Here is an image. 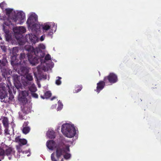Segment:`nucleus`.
<instances>
[{"mask_svg": "<svg viewBox=\"0 0 161 161\" xmlns=\"http://www.w3.org/2000/svg\"><path fill=\"white\" fill-rule=\"evenodd\" d=\"M61 131L65 136L69 138L73 137L76 133V130L74 126L68 123L62 125Z\"/></svg>", "mask_w": 161, "mask_h": 161, "instance_id": "obj_1", "label": "nucleus"}, {"mask_svg": "<svg viewBox=\"0 0 161 161\" xmlns=\"http://www.w3.org/2000/svg\"><path fill=\"white\" fill-rule=\"evenodd\" d=\"M69 146L68 145L64 147L63 146H58L57 147L56 150V157H55L54 153H52L51 155V159L52 161H58L59 158L64 153H66V151H70L69 148Z\"/></svg>", "mask_w": 161, "mask_h": 161, "instance_id": "obj_2", "label": "nucleus"}, {"mask_svg": "<svg viewBox=\"0 0 161 161\" xmlns=\"http://www.w3.org/2000/svg\"><path fill=\"white\" fill-rule=\"evenodd\" d=\"M7 63L6 58L3 57L1 59H0V69L3 75H7L8 71V69L6 65Z\"/></svg>", "mask_w": 161, "mask_h": 161, "instance_id": "obj_3", "label": "nucleus"}, {"mask_svg": "<svg viewBox=\"0 0 161 161\" xmlns=\"http://www.w3.org/2000/svg\"><path fill=\"white\" fill-rule=\"evenodd\" d=\"M117 76L115 74L113 73H109L108 76H105L103 80L107 83L108 82L111 84L114 83L118 81Z\"/></svg>", "mask_w": 161, "mask_h": 161, "instance_id": "obj_4", "label": "nucleus"}, {"mask_svg": "<svg viewBox=\"0 0 161 161\" xmlns=\"http://www.w3.org/2000/svg\"><path fill=\"white\" fill-rule=\"evenodd\" d=\"M24 77L25 78L26 80H24L23 77L21 78L22 85L23 84L25 87L30 85L31 84V81L33 80L32 75L31 74L27 73L25 75Z\"/></svg>", "mask_w": 161, "mask_h": 161, "instance_id": "obj_5", "label": "nucleus"}, {"mask_svg": "<svg viewBox=\"0 0 161 161\" xmlns=\"http://www.w3.org/2000/svg\"><path fill=\"white\" fill-rule=\"evenodd\" d=\"M28 59L30 63L32 65H35L39 63V59L42 57L38 56L35 54L28 55Z\"/></svg>", "mask_w": 161, "mask_h": 161, "instance_id": "obj_6", "label": "nucleus"}, {"mask_svg": "<svg viewBox=\"0 0 161 161\" xmlns=\"http://www.w3.org/2000/svg\"><path fill=\"white\" fill-rule=\"evenodd\" d=\"M37 19L36 16V15L32 14L30 15L27 21V23L29 25H32V29L35 31H36V26L38 25L36 24L32 25V24L34 21H36Z\"/></svg>", "mask_w": 161, "mask_h": 161, "instance_id": "obj_7", "label": "nucleus"}, {"mask_svg": "<svg viewBox=\"0 0 161 161\" xmlns=\"http://www.w3.org/2000/svg\"><path fill=\"white\" fill-rule=\"evenodd\" d=\"M25 18V15L23 11H20L18 12L16 14L12 17V19L13 21L16 23L18 20L21 22Z\"/></svg>", "mask_w": 161, "mask_h": 161, "instance_id": "obj_8", "label": "nucleus"}, {"mask_svg": "<svg viewBox=\"0 0 161 161\" xmlns=\"http://www.w3.org/2000/svg\"><path fill=\"white\" fill-rule=\"evenodd\" d=\"M12 77L16 87L18 89L21 88L22 86V83L20 79H21L22 77L17 74H13Z\"/></svg>", "mask_w": 161, "mask_h": 161, "instance_id": "obj_9", "label": "nucleus"}, {"mask_svg": "<svg viewBox=\"0 0 161 161\" xmlns=\"http://www.w3.org/2000/svg\"><path fill=\"white\" fill-rule=\"evenodd\" d=\"M26 41L30 42L32 44H35L38 41V39L36 36L32 34L26 35L25 36Z\"/></svg>", "mask_w": 161, "mask_h": 161, "instance_id": "obj_10", "label": "nucleus"}, {"mask_svg": "<svg viewBox=\"0 0 161 161\" xmlns=\"http://www.w3.org/2000/svg\"><path fill=\"white\" fill-rule=\"evenodd\" d=\"M45 48V46L43 44H40L38 47L35 48V54L38 56L43 57L45 56L44 53L41 49H44Z\"/></svg>", "mask_w": 161, "mask_h": 161, "instance_id": "obj_11", "label": "nucleus"}, {"mask_svg": "<svg viewBox=\"0 0 161 161\" xmlns=\"http://www.w3.org/2000/svg\"><path fill=\"white\" fill-rule=\"evenodd\" d=\"M5 154L8 157V158L10 160L11 158V156L14 155L15 151L14 148L11 147H8L5 151Z\"/></svg>", "mask_w": 161, "mask_h": 161, "instance_id": "obj_12", "label": "nucleus"}, {"mask_svg": "<svg viewBox=\"0 0 161 161\" xmlns=\"http://www.w3.org/2000/svg\"><path fill=\"white\" fill-rule=\"evenodd\" d=\"M106 83V82L104 80L100 81L97 84V86L95 91L98 93H99L102 90L104 87Z\"/></svg>", "mask_w": 161, "mask_h": 161, "instance_id": "obj_13", "label": "nucleus"}, {"mask_svg": "<svg viewBox=\"0 0 161 161\" xmlns=\"http://www.w3.org/2000/svg\"><path fill=\"white\" fill-rule=\"evenodd\" d=\"M15 142L19 143V145L22 146L26 145L27 143V141L25 139H21L20 138V136L16 137L15 138Z\"/></svg>", "mask_w": 161, "mask_h": 161, "instance_id": "obj_14", "label": "nucleus"}, {"mask_svg": "<svg viewBox=\"0 0 161 161\" xmlns=\"http://www.w3.org/2000/svg\"><path fill=\"white\" fill-rule=\"evenodd\" d=\"M29 123L28 121L25 122L23 124L22 131L25 134H26L30 131L31 129L29 126H28Z\"/></svg>", "mask_w": 161, "mask_h": 161, "instance_id": "obj_15", "label": "nucleus"}, {"mask_svg": "<svg viewBox=\"0 0 161 161\" xmlns=\"http://www.w3.org/2000/svg\"><path fill=\"white\" fill-rule=\"evenodd\" d=\"M17 56H12L11 59V63L13 66L18 65L20 64L21 61L19 59H18Z\"/></svg>", "mask_w": 161, "mask_h": 161, "instance_id": "obj_16", "label": "nucleus"}, {"mask_svg": "<svg viewBox=\"0 0 161 161\" xmlns=\"http://www.w3.org/2000/svg\"><path fill=\"white\" fill-rule=\"evenodd\" d=\"M14 31L15 33L19 34H22L26 32L25 28L23 26H19L18 27H16L14 29Z\"/></svg>", "mask_w": 161, "mask_h": 161, "instance_id": "obj_17", "label": "nucleus"}, {"mask_svg": "<svg viewBox=\"0 0 161 161\" xmlns=\"http://www.w3.org/2000/svg\"><path fill=\"white\" fill-rule=\"evenodd\" d=\"M25 49L28 52L27 55L31 54H35V48L30 45H26L25 47Z\"/></svg>", "mask_w": 161, "mask_h": 161, "instance_id": "obj_18", "label": "nucleus"}, {"mask_svg": "<svg viewBox=\"0 0 161 161\" xmlns=\"http://www.w3.org/2000/svg\"><path fill=\"white\" fill-rule=\"evenodd\" d=\"M46 144L47 147L50 150H52L53 149L54 147H56L55 142L53 140L47 141Z\"/></svg>", "mask_w": 161, "mask_h": 161, "instance_id": "obj_19", "label": "nucleus"}, {"mask_svg": "<svg viewBox=\"0 0 161 161\" xmlns=\"http://www.w3.org/2000/svg\"><path fill=\"white\" fill-rule=\"evenodd\" d=\"M20 70L21 72L22 75H25L28 73L29 72L27 68L25 67H22Z\"/></svg>", "mask_w": 161, "mask_h": 161, "instance_id": "obj_20", "label": "nucleus"}, {"mask_svg": "<svg viewBox=\"0 0 161 161\" xmlns=\"http://www.w3.org/2000/svg\"><path fill=\"white\" fill-rule=\"evenodd\" d=\"M25 108V107L22 110V111L24 113V115H23V114L21 113V112H19V118L21 120L25 119V114H26L27 113V112L24 111V110Z\"/></svg>", "mask_w": 161, "mask_h": 161, "instance_id": "obj_21", "label": "nucleus"}, {"mask_svg": "<svg viewBox=\"0 0 161 161\" xmlns=\"http://www.w3.org/2000/svg\"><path fill=\"white\" fill-rule=\"evenodd\" d=\"M2 123L5 127H8V120L7 118L4 117L2 120Z\"/></svg>", "mask_w": 161, "mask_h": 161, "instance_id": "obj_22", "label": "nucleus"}, {"mask_svg": "<svg viewBox=\"0 0 161 161\" xmlns=\"http://www.w3.org/2000/svg\"><path fill=\"white\" fill-rule=\"evenodd\" d=\"M31 86H29L28 87L29 90L32 92H36L37 90V89L36 88V87L35 86L34 84H31Z\"/></svg>", "mask_w": 161, "mask_h": 161, "instance_id": "obj_23", "label": "nucleus"}, {"mask_svg": "<svg viewBox=\"0 0 161 161\" xmlns=\"http://www.w3.org/2000/svg\"><path fill=\"white\" fill-rule=\"evenodd\" d=\"M51 93L50 92L47 91L45 93L44 97L42 96H41V98H42L43 99H44L45 98H48L51 96Z\"/></svg>", "mask_w": 161, "mask_h": 161, "instance_id": "obj_24", "label": "nucleus"}, {"mask_svg": "<svg viewBox=\"0 0 161 161\" xmlns=\"http://www.w3.org/2000/svg\"><path fill=\"white\" fill-rule=\"evenodd\" d=\"M51 25L48 24H46L43 25L42 26V29L43 32H45L49 30L50 28Z\"/></svg>", "mask_w": 161, "mask_h": 161, "instance_id": "obj_25", "label": "nucleus"}, {"mask_svg": "<svg viewBox=\"0 0 161 161\" xmlns=\"http://www.w3.org/2000/svg\"><path fill=\"white\" fill-rule=\"evenodd\" d=\"M82 88L81 85H77L75 87V90L74 92V93H77L80 91Z\"/></svg>", "mask_w": 161, "mask_h": 161, "instance_id": "obj_26", "label": "nucleus"}, {"mask_svg": "<svg viewBox=\"0 0 161 161\" xmlns=\"http://www.w3.org/2000/svg\"><path fill=\"white\" fill-rule=\"evenodd\" d=\"M48 137L51 139H54L55 137L54 132L53 131H50L48 134Z\"/></svg>", "mask_w": 161, "mask_h": 161, "instance_id": "obj_27", "label": "nucleus"}, {"mask_svg": "<svg viewBox=\"0 0 161 161\" xmlns=\"http://www.w3.org/2000/svg\"><path fill=\"white\" fill-rule=\"evenodd\" d=\"M18 52V48L17 47H13L12 49L13 56H18L17 53Z\"/></svg>", "mask_w": 161, "mask_h": 161, "instance_id": "obj_28", "label": "nucleus"}, {"mask_svg": "<svg viewBox=\"0 0 161 161\" xmlns=\"http://www.w3.org/2000/svg\"><path fill=\"white\" fill-rule=\"evenodd\" d=\"M19 44L20 45H23L25 44L26 41L23 38H20L18 40Z\"/></svg>", "mask_w": 161, "mask_h": 161, "instance_id": "obj_29", "label": "nucleus"}, {"mask_svg": "<svg viewBox=\"0 0 161 161\" xmlns=\"http://www.w3.org/2000/svg\"><path fill=\"white\" fill-rule=\"evenodd\" d=\"M56 80L55 81V83L57 85H59L61 84V77L58 76L56 78Z\"/></svg>", "mask_w": 161, "mask_h": 161, "instance_id": "obj_30", "label": "nucleus"}, {"mask_svg": "<svg viewBox=\"0 0 161 161\" xmlns=\"http://www.w3.org/2000/svg\"><path fill=\"white\" fill-rule=\"evenodd\" d=\"M22 94L24 98V99L29 95L28 92L26 91H22Z\"/></svg>", "mask_w": 161, "mask_h": 161, "instance_id": "obj_31", "label": "nucleus"}, {"mask_svg": "<svg viewBox=\"0 0 161 161\" xmlns=\"http://www.w3.org/2000/svg\"><path fill=\"white\" fill-rule=\"evenodd\" d=\"M0 46L3 51L4 52H5L7 51V48L4 45V43L2 42Z\"/></svg>", "mask_w": 161, "mask_h": 161, "instance_id": "obj_32", "label": "nucleus"}, {"mask_svg": "<svg viewBox=\"0 0 161 161\" xmlns=\"http://www.w3.org/2000/svg\"><path fill=\"white\" fill-rule=\"evenodd\" d=\"M67 152H69L68 151H66V153H65V154L64 155V158L65 159H68L70 158L71 157V155L69 153H67ZM64 154V153H63Z\"/></svg>", "mask_w": 161, "mask_h": 161, "instance_id": "obj_33", "label": "nucleus"}, {"mask_svg": "<svg viewBox=\"0 0 161 161\" xmlns=\"http://www.w3.org/2000/svg\"><path fill=\"white\" fill-rule=\"evenodd\" d=\"M6 5L7 4L4 2H3L0 3V7L2 9H4Z\"/></svg>", "mask_w": 161, "mask_h": 161, "instance_id": "obj_34", "label": "nucleus"}, {"mask_svg": "<svg viewBox=\"0 0 161 161\" xmlns=\"http://www.w3.org/2000/svg\"><path fill=\"white\" fill-rule=\"evenodd\" d=\"M6 13L7 15H9L12 12L13 9H11L10 8H6L5 9Z\"/></svg>", "mask_w": 161, "mask_h": 161, "instance_id": "obj_35", "label": "nucleus"}, {"mask_svg": "<svg viewBox=\"0 0 161 161\" xmlns=\"http://www.w3.org/2000/svg\"><path fill=\"white\" fill-rule=\"evenodd\" d=\"M26 55L25 53H21L19 55V59L20 61H21L22 59H23L25 58Z\"/></svg>", "mask_w": 161, "mask_h": 161, "instance_id": "obj_36", "label": "nucleus"}, {"mask_svg": "<svg viewBox=\"0 0 161 161\" xmlns=\"http://www.w3.org/2000/svg\"><path fill=\"white\" fill-rule=\"evenodd\" d=\"M5 151L1 147H0V156L5 155Z\"/></svg>", "mask_w": 161, "mask_h": 161, "instance_id": "obj_37", "label": "nucleus"}, {"mask_svg": "<svg viewBox=\"0 0 161 161\" xmlns=\"http://www.w3.org/2000/svg\"><path fill=\"white\" fill-rule=\"evenodd\" d=\"M45 59L46 60H51V57L49 54H47L45 57Z\"/></svg>", "mask_w": 161, "mask_h": 161, "instance_id": "obj_38", "label": "nucleus"}, {"mask_svg": "<svg viewBox=\"0 0 161 161\" xmlns=\"http://www.w3.org/2000/svg\"><path fill=\"white\" fill-rule=\"evenodd\" d=\"M4 130V132L5 135L9 134V131L8 130V127H5Z\"/></svg>", "mask_w": 161, "mask_h": 161, "instance_id": "obj_39", "label": "nucleus"}, {"mask_svg": "<svg viewBox=\"0 0 161 161\" xmlns=\"http://www.w3.org/2000/svg\"><path fill=\"white\" fill-rule=\"evenodd\" d=\"M31 94L33 97L36 98H38V95L36 93L33 92L31 93Z\"/></svg>", "mask_w": 161, "mask_h": 161, "instance_id": "obj_40", "label": "nucleus"}, {"mask_svg": "<svg viewBox=\"0 0 161 161\" xmlns=\"http://www.w3.org/2000/svg\"><path fill=\"white\" fill-rule=\"evenodd\" d=\"M21 147L19 145L17 146V149L19 152H22V150Z\"/></svg>", "mask_w": 161, "mask_h": 161, "instance_id": "obj_41", "label": "nucleus"}, {"mask_svg": "<svg viewBox=\"0 0 161 161\" xmlns=\"http://www.w3.org/2000/svg\"><path fill=\"white\" fill-rule=\"evenodd\" d=\"M3 29L6 35H8L9 33V31L8 30H5L4 26H3Z\"/></svg>", "mask_w": 161, "mask_h": 161, "instance_id": "obj_42", "label": "nucleus"}, {"mask_svg": "<svg viewBox=\"0 0 161 161\" xmlns=\"http://www.w3.org/2000/svg\"><path fill=\"white\" fill-rule=\"evenodd\" d=\"M53 32L52 31H49L47 34V36H51L53 34Z\"/></svg>", "mask_w": 161, "mask_h": 161, "instance_id": "obj_43", "label": "nucleus"}, {"mask_svg": "<svg viewBox=\"0 0 161 161\" xmlns=\"http://www.w3.org/2000/svg\"><path fill=\"white\" fill-rule=\"evenodd\" d=\"M44 38H45V36L42 35V36H41L40 38V40H41V41H42L44 40Z\"/></svg>", "mask_w": 161, "mask_h": 161, "instance_id": "obj_44", "label": "nucleus"}, {"mask_svg": "<svg viewBox=\"0 0 161 161\" xmlns=\"http://www.w3.org/2000/svg\"><path fill=\"white\" fill-rule=\"evenodd\" d=\"M13 98H14L13 96H12L11 97H9V98L10 100H12L13 99Z\"/></svg>", "mask_w": 161, "mask_h": 161, "instance_id": "obj_45", "label": "nucleus"}, {"mask_svg": "<svg viewBox=\"0 0 161 161\" xmlns=\"http://www.w3.org/2000/svg\"><path fill=\"white\" fill-rule=\"evenodd\" d=\"M61 107L62 108V107H63V105L61 104Z\"/></svg>", "mask_w": 161, "mask_h": 161, "instance_id": "obj_46", "label": "nucleus"}, {"mask_svg": "<svg viewBox=\"0 0 161 161\" xmlns=\"http://www.w3.org/2000/svg\"><path fill=\"white\" fill-rule=\"evenodd\" d=\"M63 158H62V159H61V161H63Z\"/></svg>", "mask_w": 161, "mask_h": 161, "instance_id": "obj_47", "label": "nucleus"}, {"mask_svg": "<svg viewBox=\"0 0 161 161\" xmlns=\"http://www.w3.org/2000/svg\"><path fill=\"white\" fill-rule=\"evenodd\" d=\"M2 39V38L1 37V36H0V40H1Z\"/></svg>", "mask_w": 161, "mask_h": 161, "instance_id": "obj_48", "label": "nucleus"}, {"mask_svg": "<svg viewBox=\"0 0 161 161\" xmlns=\"http://www.w3.org/2000/svg\"><path fill=\"white\" fill-rule=\"evenodd\" d=\"M0 161H1V159H0Z\"/></svg>", "mask_w": 161, "mask_h": 161, "instance_id": "obj_49", "label": "nucleus"}]
</instances>
